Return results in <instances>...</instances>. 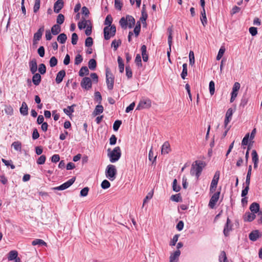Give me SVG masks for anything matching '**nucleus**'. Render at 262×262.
Returning a JSON list of instances; mask_svg holds the SVG:
<instances>
[{
    "label": "nucleus",
    "mask_w": 262,
    "mask_h": 262,
    "mask_svg": "<svg viewBox=\"0 0 262 262\" xmlns=\"http://www.w3.org/2000/svg\"><path fill=\"white\" fill-rule=\"evenodd\" d=\"M205 166L206 163L205 162L202 161H195L192 165L190 174L191 175L195 174L196 178H199Z\"/></svg>",
    "instance_id": "obj_1"
},
{
    "label": "nucleus",
    "mask_w": 262,
    "mask_h": 262,
    "mask_svg": "<svg viewBox=\"0 0 262 262\" xmlns=\"http://www.w3.org/2000/svg\"><path fill=\"white\" fill-rule=\"evenodd\" d=\"M107 156L111 163H115L119 160L121 156V151L120 147H115L112 150L110 148L107 150Z\"/></svg>",
    "instance_id": "obj_2"
},
{
    "label": "nucleus",
    "mask_w": 262,
    "mask_h": 262,
    "mask_svg": "<svg viewBox=\"0 0 262 262\" xmlns=\"http://www.w3.org/2000/svg\"><path fill=\"white\" fill-rule=\"evenodd\" d=\"M119 24L124 29H126L127 27L132 28L135 24V19L132 16L127 15L125 17H123L120 19Z\"/></svg>",
    "instance_id": "obj_3"
},
{
    "label": "nucleus",
    "mask_w": 262,
    "mask_h": 262,
    "mask_svg": "<svg viewBox=\"0 0 262 262\" xmlns=\"http://www.w3.org/2000/svg\"><path fill=\"white\" fill-rule=\"evenodd\" d=\"M117 169L114 165L110 164L107 166L105 169V176L110 181H114L116 177Z\"/></svg>",
    "instance_id": "obj_4"
},
{
    "label": "nucleus",
    "mask_w": 262,
    "mask_h": 262,
    "mask_svg": "<svg viewBox=\"0 0 262 262\" xmlns=\"http://www.w3.org/2000/svg\"><path fill=\"white\" fill-rule=\"evenodd\" d=\"M116 32V26L113 25L109 28V26H106L103 29L104 38L105 40H109L111 37L115 35Z\"/></svg>",
    "instance_id": "obj_5"
},
{
    "label": "nucleus",
    "mask_w": 262,
    "mask_h": 262,
    "mask_svg": "<svg viewBox=\"0 0 262 262\" xmlns=\"http://www.w3.org/2000/svg\"><path fill=\"white\" fill-rule=\"evenodd\" d=\"M106 82L107 89L109 90H113L114 84V77L113 76L108 68L106 69Z\"/></svg>",
    "instance_id": "obj_6"
},
{
    "label": "nucleus",
    "mask_w": 262,
    "mask_h": 262,
    "mask_svg": "<svg viewBox=\"0 0 262 262\" xmlns=\"http://www.w3.org/2000/svg\"><path fill=\"white\" fill-rule=\"evenodd\" d=\"M151 102L149 99L145 98L141 100L138 104L136 110H140L144 108H149L151 107Z\"/></svg>",
    "instance_id": "obj_7"
},
{
    "label": "nucleus",
    "mask_w": 262,
    "mask_h": 262,
    "mask_svg": "<svg viewBox=\"0 0 262 262\" xmlns=\"http://www.w3.org/2000/svg\"><path fill=\"white\" fill-rule=\"evenodd\" d=\"M75 179V178L73 177L59 186L53 187L52 189L53 190H63L71 186L74 183Z\"/></svg>",
    "instance_id": "obj_8"
},
{
    "label": "nucleus",
    "mask_w": 262,
    "mask_h": 262,
    "mask_svg": "<svg viewBox=\"0 0 262 262\" xmlns=\"http://www.w3.org/2000/svg\"><path fill=\"white\" fill-rule=\"evenodd\" d=\"M240 87H241V85L239 82H236L234 83L233 88H232V92L231 94V98H230V102L231 103L233 102L235 100V98H236L237 94H238V92L240 89Z\"/></svg>",
    "instance_id": "obj_9"
},
{
    "label": "nucleus",
    "mask_w": 262,
    "mask_h": 262,
    "mask_svg": "<svg viewBox=\"0 0 262 262\" xmlns=\"http://www.w3.org/2000/svg\"><path fill=\"white\" fill-rule=\"evenodd\" d=\"M220 194V192L218 191L214 193L211 196L208 204V206L210 208H214L215 205H216V203L219 200Z\"/></svg>",
    "instance_id": "obj_10"
},
{
    "label": "nucleus",
    "mask_w": 262,
    "mask_h": 262,
    "mask_svg": "<svg viewBox=\"0 0 262 262\" xmlns=\"http://www.w3.org/2000/svg\"><path fill=\"white\" fill-rule=\"evenodd\" d=\"M168 33V43L169 45V50L167 52V54L168 57H170V52H171V47L172 45V32L173 29L172 27H169L167 30Z\"/></svg>",
    "instance_id": "obj_11"
},
{
    "label": "nucleus",
    "mask_w": 262,
    "mask_h": 262,
    "mask_svg": "<svg viewBox=\"0 0 262 262\" xmlns=\"http://www.w3.org/2000/svg\"><path fill=\"white\" fill-rule=\"evenodd\" d=\"M81 86L83 89L89 90L92 87V81L90 78L85 77L81 82Z\"/></svg>",
    "instance_id": "obj_12"
},
{
    "label": "nucleus",
    "mask_w": 262,
    "mask_h": 262,
    "mask_svg": "<svg viewBox=\"0 0 262 262\" xmlns=\"http://www.w3.org/2000/svg\"><path fill=\"white\" fill-rule=\"evenodd\" d=\"M232 224L231 223L230 220L228 217L223 231L224 234L225 235V236H228L229 232L232 230Z\"/></svg>",
    "instance_id": "obj_13"
},
{
    "label": "nucleus",
    "mask_w": 262,
    "mask_h": 262,
    "mask_svg": "<svg viewBox=\"0 0 262 262\" xmlns=\"http://www.w3.org/2000/svg\"><path fill=\"white\" fill-rule=\"evenodd\" d=\"M30 70L32 74H35L37 70V64L36 59L33 58L29 63Z\"/></svg>",
    "instance_id": "obj_14"
},
{
    "label": "nucleus",
    "mask_w": 262,
    "mask_h": 262,
    "mask_svg": "<svg viewBox=\"0 0 262 262\" xmlns=\"http://www.w3.org/2000/svg\"><path fill=\"white\" fill-rule=\"evenodd\" d=\"M63 1L62 0H57L54 5V11L58 13L63 7Z\"/></svg>",
    "instance_id": "obj_15"
},
{
    "label": "nucleus",
    "mask_w": 262,
    "mask_h": 262,
    "mask_svg": "<svg viewBox=\"0 0 262 262\" xmlns=\"http://www.w3.org/2000/svg\"><path fill=\"white\" fill-rule=\"evenodd\" d=\"M44 31V26H41L37 30V31L34 34L33 41L39 40L42 36V33Z\"/></svg>",
    "instance_id": "obj_16"
},
{
    "label": "nucleus",
    "mask_w": 262,
    "mask_h": 262,
    "mask_svg": "<svg viewBox=\"0 0 262 262\" xmlns=\"http://www.w3.org/2000/svg\"><path fill=\"white\" fill-rule=\"evenodd\" d=\"M66 76V72L64 70H62L60 71L56 75V77L55 79L56 82L57 83L59 84L61 83L63 80V78Z\"/></svg>",
    "instance_id": "obj_17"
},
{
    "label": "nucleus",
    "mask_w": 262,
    "mask_h": 262,
    "mask_svg": "<svg viewBox=\"0 0 262 262\" xmlns=\"http://www.w3.org/2000/svg\"><path fill=\"white\" fill-rule=\"evenodd\" d=\"M33 76L32 77V82L35 85H38L41 80V77L40 75L38 73L33 74Z\"/></svg>",
    "instance_id": "obj_18"
},
{
    "label": "nucleus",
    "mask_w": 262,
    "mask_h": 262,
    "mask_svg": "<svg viewBox=\"0 0 262 262\" xmlns=\"http://www.w3.org/2000/svg\"><path fill=\"white\" fill-rule=\"evenodd\" d=\"M170 151V144L166 141L164 143L161 148L162 154H167Z\"/></svg>",
    "instance_id": "obj_19"
},
{
    "label": "nucleus",
    "mask_w": 262,
    "mask_h": 262,
    "mask_svg": "<svg viewBox=\"0 0 262 262\" xmlns=\"http://www.w3.org/2000/svg\"><path fill=\"white\" fill-rule=\"evenodd\" d=\"M259 237L260 235L258 230H254L251 232L249 235V239L252 241H256Z\"/></svg>",
    "instance_id": "obj_20"
},
{
    "label": "nucleus",
    "mask_w": 262,
    "mask_h": 262,
    "mask_svg": "<svg viewBox=\"0 0 262 262\" xmlns=\"http://www.w3.org/2000/svg\"><path fill=\"white\" fill-rule=\"evenodd\" d=\"M28 107L27 103L25 102H23L20 108V114L24 116H26L28 114Z\"/></svg>",
    "instance_id": "obj_21"
},
{
    "label": "nucleus",
    "mask_w": 262,
    "mask_h": 262,
    "mask_svg": "<svg viewBox=\"0 0 262 262\" xmlns=\"http://www.w3.org/2000/svg\"><path fill=\"white\" fill-rule=\"evenodd\" d=\"M181 254L179 250L176 251L173 253L171 254L169 257V262H175L176 260H178Z\"/></svg>",
    "instance_id": "obj_22"
},
{
    "label": "nucleus",
    "mask_w": 262,
    "mask_h": 262,
    "mask_svg": "<svg viewBox=\"0 0 262 262\" xmlns=\"http://www.w3.org/2000/svg\"><path fill=\"white\" fill-rule=\"evenodd\" d=\"M76 106L75 104L68 106L67 108H63V111L64 113L69 116L72 115V113L74 111V107Z\"/></svg>",
    "instance_id": "obj_23"
},
{
    "label": "nucleus",
    "mask_w": 262,
    "mask_h": 262,
    "mask_svg": "<svg viewBox=\"0 0 262 262\" xmlns=\"http://www.w3.org/2000/svg\"><path fill=\"white\" fill-rule=\"evenodd\" d=\"M61 31L60 26L58 24H55L52 26L51 29V33L54 35H57Z\"/></svg>",
    "instance_id": "obj_24"
},
{
    "label": "nucleus",
    "mask_w": 262,
    "mask_h": 262,
    "mask_svg": "<svg viewBox=\"0 0 262 262\" xmlns=\"http://www.w3.org/2000/svg\"><path fill=\"white\" fill-rule=\"evenodd\" d=\"M251 211L254 213L259 212V205L257 203H253L250 206Z\"/></svg>",
    "instance_id": "obj_25"
},
{
    "label": "nucleus",
    "mask_w": 262,
    "mask_h": 262,
    "mask_svg": "<svg viewBox=\"0 0 262 262\" xmlns=\"http://www.w3.org/2000/svg\"><path fill=\"white\" fill-rule=\"evenodd\" d=\"M18 256V252L16 250H12L8 253V259L9 261L14 260Z\"/></svg>",
    "instance_id": "obj_26"
},
{
    "label": "nucleus",
    "mask_w": 262,
    "mask_h": 262,
    "mask_svg": "<svg viewBox=\"0 0 262 262\" xmlns=\"http://www.w3.org/2000/svg\"><path fill=\"white\" fill-rule=\"evenodd\" d=\"M141 52L142 58L144 61L146 62L148 60V57L146 54V47L145 45H142L141 47Z\"/></svg>",
    "instance_id": "obj_27"
},
{
    "label": "nucleus",
    "mask_w": 262,
    "mask_h": 262,
    "mask_svg": "<svg viewBox=\"0 0 262 262\" xmlns=\"http://www.w3.org/2000/svg\"><path fill=\"white\" fill-rule=\"evenodd\" d=\"M67 39V36L66 34L64 33H61L59 34L57 38V41L63 44L66 42V40Z\"/></svg>",
    "instance_id": "obj_28"
},
{
    "label": "nucleus",
    "mask_w": 262,
    "mask_h": 262,
    "mask_svg": "<svg viewBox=\"0 0 262 262\" xmlns=\"http://www.w3.org/2000/svg\"><path fill=\"white\" fill-rule=\"evenodd\" d=\"M103 111V107L102 106V105H97L93 113V114L94 115V116H97L101 113H102Z\"/></svg>",
    "instance_id": "obj_29"
},
{
    "label": "nucleus",
    "mask_w": 262,
    "mask_h": 262,
    "mask_svg": "<svg viewBox=\"0 0 262 262\" xmlns=\"http://www.w3.org/2000/svg\"><path fill=\"white\" fill-rule=\"evenodd\" d=\"M89 73V71L87 67H82L79 71V75L81 77L87 75Z\"/></svg>",
    "instance_id": "obj_30"
},
{
    "label": "nucleus",
    "mask_w": 262,
    "mask_h": 262,
    "mask_svg": "<svg viewBox=\"0 0 262 262\" xmlns=\"http://www.w3.org/2000/svg\"><path fill=\"white\" fill-rule=\"evenodd\" d=\"M251 171H252V166L249 165L248 167V170L246 177V185H249L250 183V178L251 175Z\"/></svg>",
    "instance_id": "obj_31"
},
{
    "label": "nucleus",
    "mask_w": 262,
    "mask_h": 262,
    "mask_svg": "<svg viewBox=\"0 0 262 262\" xmlns=\"http://www.w3.org/2000/svg\"><path fill=\"white\" fill-rule=\"evenodd\" d=\"M201 15H202V17H201V22L202 23V25L204 26H205L207 23V17H206V15L205 9H204V10H202L201 11Z\"/></svg>",
    "instance_id": "obj_32"
},
{
    "label": "nucleus",
    "mask_w": 262,
    "mask_h": 262,
    "mask_svg": "<svg viewBox=\"0 0 262 262\" xmlns=\"http://www.w3.org/2000/svg\"><path fill=\"white\" fill-rule=\"evenodd\" d=\"M88 66L90 70H94L97 66L96 61L94 59H90L89 61Z\"/></svg>",
    "instance_id": "obj_33"
},
{
    "label": "nucleus",
    "mask_w": 262,
    "mask_h": 262,
    "mask_svg": "<svg viewBox=\"0 0 262 262\" xmlns=\"http://www.w3.org/2000/svg\"><path fill=\"white\" fill-rule=\"evenodd\" d=\"M15 150L21 151V144L19 141L14 142L11 145Z\"/></svg>",
    "instance_id": "obj_34"
},
{
    "label": "nucleus",
    "mask_w": 262,
    "mask_h": 262,
    "mask_svg": "<svg viewBox=\"0 0 262 262\" xmlns=\"http://www.w3.org/2000/svg\"><path fill=\"white\" fill-rule=\"evenodd\" d=\"M187 75V64L184 63L183 64V70L181 74V77L183 79H185L186 76Z\"/></svg>",
    "instance_id": "obj_35"
},
{
    "label": "nucleus",
    "mask_w": 262,
    "mask_h": 262,
    "mask_svg": "<svg viewBox=\"0 0 262 262\" xmlns=\"http://www.w3.org/2000/svg\"><path fill=\"white\" fill-rule=\"evenodd\" d=\"M118 62L119 71L120 73H123L124 71V63L122 59L120 56L118 57Z\"/></svg>",
    "instance_id": "obj_36"
},
{
    "label": "nucleus",
    "mask_w": 262,
    "mask_h": 262,
    "mask_svg": "<svg viewBox=\"0 0 262 262\" xmlns=\"http://www.w3.org/2000/svg\"><path fill=\"white\" fill-rule=\"evenodd\" d=\"M90 22L89 20H86L84 19L81 21H79L78 24V27L80 30L84 29L86 27L87 23Z\"/></svg>",
    "instance_id": "obj_37"
},
{
    "label": "nucleus",
    "mask_w": 262,
    "mask_h": 262,
    "mask_svg": "<svg viewBox=\"0 0 262 262\" xmlns=\"http://www.w3.org/2000/svg\"><path fill=\"white\" fill-rule=\"evenodd\" d=\"M32 244L34 246L37 245H44L46 246H47V243L44 241H43L42 239H36L34 240L32 242Z\"/></svg>",
    "instance_id": "obj_38"
},
{
    "label": "nucleus",
    "mask_w": 262,
    "mask_h": 262,
    "mask_svg": "<svg viewBox=\"0 0 262 262\" xmlns=\"http://www.w3.org/2000/svg\"><path fill=\"white\" fill-rule=\"evenodd\" d=\"M218 182L215 181V180H212L211 183L210 188V191L211 193H213L215 191Z\"/></svg>",
    "instance_id": "obj_39"
},
{
    "label": "nucleus",
    "mask_w": 262,
    "mask_h": 262,
    "mask_svg": "<svg viewBox=\"0 0 262 262\" xmlns=\"http://www.w3.org/2000/svg\"><path fill=\"white\" fill-rule=\"evenodd\" d=\"M219 260L220 262H227V258L225 251L221 252L219 256Z\"/></svg>",
    "instance_id": "obj_40"
},
{
    "label": "nucleus",
    "mask_w": 262,
    "mask_h": 262,
    "mask_svg": "<svg viewBox=\"0 0 262 262\" xmlns=\"http://www.w3.org/2000/svg\"><path fill=\"white\" fill-rule=\"evenodd\" d=\"M256 217V215L254 213L248 212L246 213V221L251 222L254 220Z\"/></svg>",
    "instance_id": "obj_41"
},
{
    "label": "nucleus",
    "mask_w": 262,
    "mask_h": 262,
    "mask_svg": "<svg viewBox=\"0 0 262 262\" xmlns=\"http://www.w3.org/2000/svg\"><path fill=\"white\" fill-rule=\"evenodd\" d=\"M113 19L112 16L110 15H108L105 19L104 25L107 26H109V28L112 26L111 24L112 23Z\"/></svg>",
    "instance_id": "obj_42"
},
{
    "label": "nucleus",
    "mask_w": 262,
    "mask_h": 262,
    "mask_svg": "<svg viewBox=\"0 0 262 262\" xmlns=\"http://www.w3.org/2000/svg\"><path fill=\"white\" fill-rule=\"evenodd\" d=\"M141 29V24L140 21H138L137 23L136 26L134 28V32L136 36H138L139 34L140 31Z\"/></svg>",
    "instance_id": "obj_43"
},
{
    "label": "nucleus",
    "mask_w": 262,
    "mask_h": 262,
    "mask_svg": "<svg viewBox=\"0 0 262 262\" xmlns=\"http://www.w3.org/2000/svg\"><path fill=\"white\" fill-rule=\"evenodd\" d=\"M251 155L252 162L253 163L258 162V157L256 151L255 150H253Z\"/></svg>",
    "instance_id": "obj_44"
},
{
    "label": "nucleus",
    "mask_w": 262,
    "mask_h": 262,
    "mask_svg": "<svg viewBox=\"0 0 262 262\" xmlns=\"http://www.w3.org/2000/svg\"><path fill=\"white\" fill-rule=\"evenodd\" d=\"M225 52V48L224 47H222L217 55L216 60H219L223 56L224 53Z\"/></svg>",
    "instance_id": "obj_45"
},
{
    "label": "nucleus",
    "mask_w": 262,
    "mask_h": 262,
    "mask_svg": "<svg viewBox=\"0 0 262 262\" xmlns=\"http://www.w3.org/2000/svg\"><path fill=\"white\" fill-rule=\"evenodd\" d=\"M209 92L211 95H213L215 92V84L213 81H211L209 82Z\"/></svg>",
    "instance_id": "obj_46"
},
{
    "label": "nucleus",
    "mask_w": 262,
    "mask_h": 262,
    "mask_svg": "<svg viewBox=\"0 0 262 262\" xmlns=\"http://www.w3.org/2000/svg\"><path fill=\"white\" fill-rule=\"evenodd\" d=\"M64 20V16L62 14H59L57 16V19H56V23L58 25H61L63 23Z\"/></svg>",
    "instance_id": "obj_47"
},
{
    "label": "nucleus",
    "mask_w": 262,
    "mask_h": 262,
    "mask_svg": "<svg viewBox=\"0 0 262 262\" xmlns=\"http://www.w3.org/2000/svg\"><path fill=\"white\" fill-rule=\"evenodd\" d=\"M57 59L55 56H52L49 61L50 66L51 67H54L56 66L57 64Z\"/></svg>",
    "instance_id": "obj_48"
},
{
    "label": "nucleus",
    "mask_w": 262,
    "mask_h": 262,
    "mask_svg": "<svg viewBox=\"0 0 262 262\" xmlns=\"http://www.w3.org/2000/svg\"><path fill=\"white\" fill-rule=\"evenodd\" d=\"M181 187L180 186L177 185V180L175 179L173 181L172 183V189L174 191L178 192L180 191Z\"/></svg>",
    "instance_id": "obj_49"
},
{
    "label": "nucleus",
    "mask_w": 262,
    "mask_h": 262,
    "mask_svg": "<svg viewBox=\"0 0 262 262\" xmlns=\"http://www.w3.org/2000/svg\"><path fill=\"white\" fill-rule=\"evenodd\" d=\"M40 0H35V4L33 7V12L36 13L40 8Z\"/></svg>",
    "instance_id": "obj_50"
},
{
    "label": "nucleus",
    "mask_w": 262,
    "mask_h": 262,
    "mask_svg": "<svg viewBox=\"0 0 262 262\" xmlns=\"http://www.w3.org/2000/svg\"><path fill=\"white\" fill-rule=\"evenodd\" d=\"M189 63L190 65L193 66L194 63V55L193 51H190L189 54Z\"/></svg>",
    "instance_id": "obj_51"
},
{
    "label": "nucleus",
    "mask_w": 262,
    "mask_h": 262,
    "mask_svg": "<svg viewBox=\"0 0 262 262\" xmlns=\"http://www.w3.org/2000/svg\"><path fill=\"white\" fill-rule=\"evenodd\" d=\"M38 71L40 74H44L46 72V67L45 64L41 63L39 65Z\"/></svg>",
    "instance_id": "obj_52"
},
{
    "label": "nucleus",
    "mask_w": 262,
    "mask_h": 262,
    "mask_svg": "<svg viewBox=\"0 0 262 262\" xmlns=\"http://www.w3.org/2000/svg\"><path fill=\"white\" fill-rule=\"evenodd\" d=\"M170 199L172 201H174L176 202H179L181 201V198L180 194L179 193L177 194L172 195L171 196Z\"/></svg>",
    "instance_id": "obj_53"
},
{
    "label": "nucleus",
    "mask_w": 262,
    "mask_h": 262,
    "mask_svg": "<svg viewBox=\"0 0 262 262\" xmlns=\"http://www.w3.org/2000/svg\"><path fill=\"white\" fill-rule=\"evenodd\" d=\"M121 41L120 40H114L112 42V47H113L115 50H116L118 47L121 45Z\"/></svg>",
    "instance_id": "obj_54"
},
{
    "label": "nucleus",
    "mask_w": 262,
    "mask_h": 262,
    "mask_svg": "<svg viewBox=\"0 0 262 262\" xmlns=\"http://www.w3.org/2000/svg\"><path fill=\"white\" fill-rule=\"evenodd\" d=\"M101 186L103 189H107L111 186V184L107 180H104L101 183Z\"/></svg>",
    "instance_id": "obj_55"
},
{
    "label": "nucleus",
    "mask_w": 262,
    "mask_h": 262,
    "mask_svg": "<svg viewBox=\"0 0 262 262\" xmlns=\"http://www.w3.org/2000/svg\"><path fill=\"white\" fill-rule=\"evenodd\" d=\"M46 157L45 155L40 156L37 160V163L39 165L43 164L46 161Z\"/></svg>",
    "instance_id": "obj_56"
},
{
    "label": "nucleus",
    "mask_w": 262,
    "mask_h": 262,
    "mask_svg": "<svg viewBox=\"0 0 262 262\" xmlns=\"http://www.w3.org/2000/svg\"><path fill=\"white\" fill-rule=\"evenodd\" d=\"M83 60V58L80 54H77L75 58V64L78 65Z\"/></svg>",
    "instance_id": "obj_57"
},
{
    "label": "nucleus",
    "mask_w": 262,
    "mask_h": 262,
    "mask_svg": "<svg viewBox=\"0 0 262 262\" xmlns=\"http://www.w3.org/2000/svg\"><path fill=\"white\" fill-rule=\"evenodd\" d=\"M93 39L91 37L86 38L85 41V45L86 47H90L93 45Z\"/></svg>",
    "instance_id": "obj_58"
},
{
    "label": "nucleus",
    "mask_w": 262,
    "mask_h": 262,
    "mask_svg": "<svg viewBox=\"0 0 262 262\" xmlns=\"http://www.w3.org/2000/svg\"><path fill=\"white\" fill-rule=\"evenodd\" d=\"M122 123L121 121L120 120H116L115 121L113 124V129L115 131H117L120 127L121 124Z\"/></svg>",
    "instance_id": "obj_59"
},
{
    "label": "nucleus",
    "mask_w": 262,
    "mask_h": 262,
    "mask_svg": "<svg viewBox=\"0 0 262 262\" xmlns=\"http://www.w3.org/2000/svg\"><path fill=\"white\" fill-rule=\"evenodd\" d=\"M122 3L120 0H115V7L116 9L121 10L122 7Z\"/></svg>",
    "instance_id": "obj_60"
},
{
    "label": "nucleus",
    "mask_w": 262,
    "mask_h": 262,
    "mask_svg": "<svg viewBox=\"0 0 262 262\" xmlns=\"http://www.w3.org/2000/svg\"><path fill=\"white\" fill-rule=\"evenodd\" d=\"M78 37L76 33H74L72 35V41L71 42L73 45L77 44Z\"/></svg>",
    "instance_id": "obj_61"
},
{
    "label": "nucleus",
    "mask_w": 262,
    "mask_h": 262,
    "mask_svg": "<svg viewBox=\"0 0 262 262\" xmlns=\"http://www.w3.org/2000/svg\"><path fill=\"white\" fill-rule=\"evenodd\" d=\"M126 75L128 78L132 77V71L129 66H126L125 68Z\"/></svg>",
    "instance_id": "obj_62"
},
{
    "label": "nucleus",
    "mask_w": 262,
    "mask_h": 262,
    "mask_svg": "<svg viewBox=\"0 0 262 262\" xmlns=\"http://www.w3.org/2000/svg\"><path fill=\"white\" fill-rule=\"evenodd\" d=\"M89 190V188L88 187H84L83 188L80 192V194L81 196H86Z\"/></svg>",
    "instance_id": "obj_63"
},
{
    "label": "nucleus",
    "mask_w": 262,
    "mask_h": 262,
    "mask_svg": "<svg viewBox=\"0 0 262 262\" xmlns=\"http://www.w3.org/2000/svg\"><path fill=\"white\" fill-rule=\"evenodd\" d=\"M95 99L99 103H101L102 100V97L100 92H96L95 93Z\"/></svg>",
    "instance_id": "obj_64"
}]
</instances>
